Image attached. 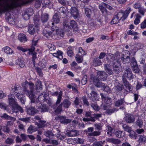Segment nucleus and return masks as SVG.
Segmentation results:
<instances>
[{"label":"nucleus","mask_w":146,"mask_h":146,"mask_svg":"<svg viewBox=\"0 0 146 146\" xmlns=\"http://www.w3.org/2000/svg\"><path fill=\"white\" fill-rule=\"evenodd\" d=\"M23 0H0V14L21 7Z\"/></svg>","instance_id":"f257e3e1"},{"label":"nucleus","mask_w":146,"mask_h":146,"mask_svg":"<svg viewBox=\"0 0 146 146\" xmlns=\"http://www.w3.org/2000/svg\"><path fill=\"white\" fill-rule=\"evenodd\" d=\"M131 11V8L128 7L124 12H123L121 11L119 12L115 16L119 20L122 19L123 20H124L127 18Z\"/></svg>","instance_id":"f03ea898"},{"label":"nucleus","mask_w":146,"mask_h":146,"mask_svg":"<svg viewBox=\"0 0 146 146\" xmlns=\"http://www.w3.org/2000/svg\"><path fill=\"white\" fill-rule=\"evenodd\" d=\"M60 19L57 13H55L53 16V18L52 19V21H53V22H49V24L50 25V23H51V25L52 26L51 27V29L52 31H54L55 32L57 33L58 32V28L57 27H55L54 26V23L57 24L60 22Z\"/></svg>","instance_id":"7ed1b4c3"},{"label":"nucleus","mask_w":146,"mask_h":146,"mask_svg":"<svg viewBox=\"0 0 146 146\" xmlns=\"http://www.w3.org/2000/svg\"><path fill=\"white\" fill-rule=\"evenodd\" d=\"M17 85H15V86H13L12 88V90H11V92L13 94H15V96L17 97V98L19 99L20 98H21V95L22 94L20 93L19 90L21 89V88L19 86Z\"/></svg>","instance_id":"20e7f679"},{"label":"nucleus","mask_w":146,"mask_h":146,"mask_svg":"<svg viewBox=\"0 0 146 146\" xmlns=\"http://www.w3.org/2000/svg\"><path fill=\"white\" fill-rule=\"evenodd\" d=\"M39 39V36L36 35L33 38L31 43V48L28 49L29 50L30 52H33L35 50V46L37 45Z\"/></svg>","instance_id":"39448f33"},{"label":"nucleus","mask_w":146,"mask_h":146,"mask_svg":"<svg viewBox=\"0 0 146 146\" xmlns=\"http://www.w3.org/2000/svg\"><path fill=\"white\" fill-rule=\"evenodd\" d=\"M91 79V80L93 81L94 84L98 87H103L104 86V83L101 82L97 76H92Z\"/></svg>","instance_id":"423d86ee"},{"label":"nucleus","mask_w":146,"mask_h":146,"mask_svg":"<svg viewBox=\"0 0 146 146\" xmlns=\"http://www.w3.org/2000/svg\"><path fill=\"white\" fill-rule=\"evenodd\" d=\"M94 131V128L93 127H89L88 129V131L89 133H88V136H97L100 135L101 132L99 131Z\"/></svg>","instance_id":"0eeeda50"},{"label":"nucleus","mask_w":146,"mask_h":146,"mask_svg":"<svg viewBox=\"0 0 146 146\" xmlns=\"http://www.w3.org/2000/svg\"><path fill=\"white\" fill-rule=\"evenodd\" d=\"M70 13L75 19H78L80 15L76 7H72L70 9Z\"/></svg>","instance_id":"6e6552de"},{"label":"nucleus","mask_w":146,"mask_h":146,"mask_svg":"<svg viewBox=\"0 0 146 146\" xmlns=\"http://www.w3.org/2000/svg\"><path fill=\"white\" fill-rule=\"evenodd\" d=\"M26 110L27 113L30 115H33L37 113L38 111V110L35 107L33 106L27 108Z\"/></svg>","instance_id":"1a4fd4ad"},{"label":"nucleus","mask_w":146,"mask_h":146,"mask_svg":"<svg viewBox=\"0 0 146 146\" xmlns=\"http://www.w3.org/2000/svg\"><path fill=\"white\" fill-rule=\"evenodd\" d=\"M124 119L127 123H131L134 121L135 118L133 115L129 114H127L125 115Z\"/></svg>","instance_id":"9d476101"},{"label":"nucleus","mask_w":146,"mask_h":146,"mask_svg":"<svg viewBox=\"0 0 146 146\" xmlns=\"http://www.w3.org/2000/svg\"><path fill=\"white\" fill-rule=\"evenodd\" d=\"M5 17L6 21L9 23L11 24H14L15 23V20L13 15H11L8 13L6 15Z\"/></svg>","instance_id":"9b49d317"},{"label":"nucleus","mask_w":146,"mask_h":146,"mask_svg":"<svg viewBox=\"0 0 146 146\" xmlns=\"http://www.w3.org/2000/svg\"><path fill=\"white\" fill-rule=\"evenodd\" d=\"M25 92L27 93V95L29 96V98H30L31 102L34 103L35 101V96L33 94V90H31L30 92L28 91V90H26Z\"/></svg>","instance_id":"f8f14e48"},{"label":"nucleus","mask_w":146,"mask_h":146,"mask_svg":"<svg viewBox=\"0 0 146 146\" xmlns=\"http://www.w3.org/2000/svg\"><path fill=\"white\" fill-rule=\"evenodd\" d=\"M125 75L129 79H133V76L132 73L131 69L130 68L126 69L125 73Z\"/></svg>","instance_id":"ddd939ff"},{"label":"nucleus","mask_w":146,"mask_h":146,"mask_svg":"<svg viewBox=\"0 0 146 146\" xmlns=\"http://www.w3.org/2000/svg\"><path fill=\"white\" fill-rule=\"evenodd\" d=\"M70 24L73 29V31L77 32L79 31V28L75 21L74 20H71L70 22Z\"/></svg>","instance_id":"4468645a"},{"label":"nucleus","mask_w":146,"mask_h":146,"mask_svg":"<svg viewBox=\"0 0 146 146\" xmlns=\"http://www.w3.org/2000/svg\"><path fill=\"white\" fill-rule=\"evenodd\" d=\"M97 74L101 80L103 81L106 80L108 77L107 74L104 71H98Z\"/></svg>","instance_id":"2eb2a0df"},{"label":"nucleus","mask_w":146,"mask_h":146,"mask_svg":"<svg viewBox=\"0 0 146 146\" xmlns=\"http://www.w3.org/2000/svg\"><path fill=\"white\" fill-rule=\"evenodd\" d=\"M123 82L125 87V90L127 92H129L131 88V85L124 78L123 79Z\"/></svg>","instance_id":"dca6fc26"},{"label":"nucleus","mask_w":146,"mask_h":146,"mask_svg":"<svg viewBox=\"0 0 146 146\" xmlns=\"http://www.w3.org/2000/svg\"><path fill=\"white\" fill-rule=\"evenodd\" d=\"M38 29V27L37 25L36 26H35V27H30L28 29V31L29 34L31 35H33Z\"/></svg>","instance_id":"f3484780"},{"label":"nucleus","mask_w":146,"mask_h":146,"mask_svg":"<svg viewBox=\"0 0 146 146\" xmlns=\"http://www.w3.org/2000/svg\"><path fill=\"white\" fill-rule=\"evenodd\" d=\"M12 94H10L9 96V104L12 106H15L17 104V102L11 96Z\"/></svg>","instance_id":"a211bd4d"},{"label":"nucleus","mask_w":146,"mask_h":146,"mask_svg":"<svg viewBox=\"0 0 146 146\" xmlns=\"http://www.w3.org/2000/svg\"><path fill=\"white\" fill-rule=\"evenodd\" d=\"M90 94L91 96L90 98V100L93 101L98 100L99 98L96 92L92 91L91 93Z\"/></svg>","instance_id":"6ab92c4d"},{"label":"nucleus","mask_w":146,"mask_h":146,"mask_svg":"<svg viewBox=\"0 0 146 146\" xmlns=\"http://www.w3.org/2000/svg\"><path fill=\"white\" fill-rule=\"evenodd\" d=\"M93 64L95 66H98L102 64V62L99 58L96 57L93 60Z\"/></svg>","instance_id":"aec40b11"},{"label":"nucleus","mask_w":146,"mask_h":146,"mask_svg":"<svg viewBox=\"0 0 146 146\" xmlns=\"http://www.w3.org/2000/svg\"><path fill=\"white\" fill-rule=\"evenodd\" d=\"M60 122L63 123H68L72 121V120L69 119H66L65 117L63 116L59 117Z\"/></svg>","instance_id":"412c9836"},{"label":"nucleus","mask_w":146,"mask_h":146,"mask_svg":"<svg viewBox=\"0 0 146 146\" xmlns=\"http://www.w3.org/2000/svg\"><path fill=\"white\" fill-rule=\"evenodd\" d=\"M61 104L64 108H68L71 105V102L69 100L65 99Z\"/></svg>","instance_id":"4be33fe9"},{"label":"nucleus","mask_w":146,"mask_h":146,"mask_svg":"<svg viewBox=\"0 0 146 146\" xmlns=\"http://www.w3.org/2000/svg\"><path fill=\"white\" fill-rule=\"evenodd\" d=\"M115 136L118 138H123L125 136V133L123 131L118 130L115 133Z\"/></svg>","instance_id":"5701e85b"},{"label":"nucleus","mask_w":146,"mask_h":146,"mask_svg":"<svg viewBox=\"0 0 146 146\" xmlns=\"http://www.w3.org/2000/svg\"><path fill=\"white\" fill-rule=\"evenodd\" d=\"M104 67L105 70L109 75H110L113 74V72L112 70L110 68L109 65L106 64L104 65Z\"/></svg>","instance_id":"b1692460"},{"label":"nucleus","mask_w":146,"mask_h":146,"mask_svg":"<svg viewBox=\"0 0 146 146\" xmlns=\"http://www.w3.org/2000/svg\"><path fill=\"white\" fill-rule=\"evenodd\" d=\"M63 52L60 50H58L57 53H53V55L59 59H61L62 58Z\"/></svg>","instance_id":"393cba45"},{"label":"nucleus","mask_w":146,"mask_h":146,"mask_svg":"<svg viewBox=\"0 0 146 146\" xmlns=\"http://www.w3.org/2000/svg\"><path fill=\"white\" fill-rule=\"evenodd\" d=\"M108 141L115 144H120L121 141L115 138H109L108 139Z\"/></svg>","instance_id":"a878e982"},{"label":"nucleus","mask_w":146,"mask_h":146,"mask_svg":"<svg viewBox=\"0 0 146 146\" xmlns=\"http://www.w3.org/2000/svg\"><path fill=\"white\" fill-rule=\"evenodd\" d=\"M83 56L82 55H80L76 54L75 57L76 61L78 63H82L83 61Z\"/></svg>","instance_id":"bb28decb"},{"label":"nucleus","mask_w":146,"mask_h":146,"mask_svg":"<svg viewBox=\"0 0 146 146\" xmlns=\"http://www.w3.org/2000/svg\"><path fill=\"white\" fill-rule=\"evenodd\" d=\"M19 39L21 42H25L27 41L26 36L24 34H21L19 35Z\"/></svg>","instance_id":"cd10ccee"},{"label":"nucleus","mask_w":146,"mask_h":146,"mask_svg":"<svg viewBox=\"0 0 146 146\" xmlns=\"http://www.w3.org/2000/svg\"><path fill=\"white\" fill-rule=\"evenodd\" d=\"M77 134V131L75 130H72L67 133V135L68 137L75 136Z\"/></svg>","instance_id":"c85d7f7f"},{"label":"nucleus","mask_w":146,"mask_h":146,"mask_svg":"<svg viewBox=\"0 0 146 146\" xmlns=\"http://www.w3.org/2000/svg\"><path fill=\"white\" fill-rule=\"evenodd\" d=\"M49 16L48 14L46 13L42 15L41 20L43 23L46 22L48 20Z\"/></svg>","instance_id":"c756f323"},{"label":"nucleus","mask_w":146,"mask_h":146,"mask_svg":"<svg viewBox=\"0 0 146 146\" xmlns=\"http://www.w3.org/2000/svg\"><path fill=\"white\" fill-rule=\"evenodd\" d=\"M40 106L38 108V109L39 110V111L41 112H46L47 111V109L45 105L43 104L42 105L40 104Z\"/></svg>","instance_id":"7c9ffc66"},{"label":"nucleus","mask_w":146,"mask_h":146,"mask_svg":"<svg viewBox=\"0 0 146 146\" xmlns=\"http://www.w3.org/2000/svg\"><path fill=\"white\" fill-rule=\"evenodd\" d=\"M1 117L7 120H11L13 121H15L16 120L15 118L11 117L5 113L3 114Z\"/></svg>","instance_id":"2f4dec72"},{"label":"nucleus","mask_w":146,"mask_h":146,"mask_svg":"<svg viewBox=\"0 0 146 146\" xmlns=\"http://www.w3.org/2000/svg\"><path fill=\"white\" fill-rule=\"evenodd\" d=\"M47 95L44 93H42L39 96L38 99L39 101H42L46 99Z\"/></svg>","instance_id":"473e14b6"},{"label":"nucleus","mask_w":146,"mask_h":146,"mask_svg":"<svg viewBox=\"0 0 146 146\" xmlns=\"http://www.w3.org/2000/svg\"><path fill=\"white\" fill-rule=\"evenodd\" d=\"M124 102V99H121L117 100L115 103V106L117 107L122 105Z\"/></svg>","instance_id":"72a5a7b5"},{"label":"nucleus","mask_w":146,"mask_h":146,"mask_svg":"<svg viewBox=\"0 0 146 146\" xmlns=\"http://www.w3.org/2000/svg\"><path fill=\"white\" fill-rule=\"evenodd\" d=\"M3 50L4 52L7 54H12L13 52L12 49L8 46L5 47L3 48Z\"/></svg>","instance_id":"f704fd0d"},{"label":"nucleus","mask_w":146,"mask_h":146,"mask_svg":"<svg viewBox=\"0 0 146 146\" xmlns=\"http://www.w3.org/2000/svg\"><path fill=\"white\" fill-rule=\"evenodd\" d=\"M103 6L104 5L103 3L102 4L99 5V8L104 15H106L107 14V11L106 8L104 7Z\"/></svg>","instance_id":"c9c22d12"},{"label":"nucleus","mask_w":146,"mask_h":146,"mask_svg":"<svg viewBox=\"0 0 146 146\" xmlns=\"http://www.w3.org/2000/svg\"><path fill=\"white\" fill-rule=\"evenodd\" d=\"M53 31V33L54 32V33H52L50 32H48L46 31H44L43 32V34L45 36H46V37H48L49 36H52V34H53V35H54V34L55 33L56 34L58 33V32L56 33V32H55L54 31Z\"/></svg>","instance_id":"e433bc0d"},{"label":"nucleus","mask_w":146,"mask_h":146,"mask_svg":"<svg viewBox=\"0 0 146 146\" xmlns=\"http://www.w3.org/2000/svg\"><path fill=\"white\" fill-rule=\"evenodd\" d=\"M139 142V143H144L146 141V136L143 135H141L140 136Z\"/></svg>","instance_id":"4c0bfd02"},{"label":"nucleus","mask_w":146,"mask_h":146,"mask_svg":"<svg viewBox=\"0 0 146 146\" xmlns=\"http://www.w3.org/2000/svg\"><path fill=\"white\" fill-rule=\"evenodd\" d=\"M122 127L125 131L129 133H130L132 131L131 127H129L128 125L124 124L122 125Z\"/></svg>","instance_id":"58836bf2"},{"label":"nucleus","mask_w":146,"mask_h":146,"mask_svg":"<svg viewBox=\"0 0 146 146\" xmlns=\"http://www.w3.org/2000/svg\"><path fill=\"white\" fill-rule=\"evenodd\" d=\"M91 107L95 111H98L100 108L99 106L96 103H92L90 104Z\"/></svg>","instance_id":"ea45409f"},{"label":"nucleus","mask_w":146,"mask_h":146,"mask_svg":"<svg viewBox=\"0 0 146 146\" xmlns=\"http://www.w3.org/2000/svg\"><path fill=\"white\" fill-rule=\"evenodd\" d=\"M37 129L34 127L32 126L31 125L28 128L27 131L29 133H32L33 132H34L37 130Z\"/></svg>","instance_id":"a19ab883"},{"label":"nucleus","mask_w":146,"mask_h":146,"mask_svg":"<svg viewBox=\"0 0 146 146\" xmlns=\"http://www.w3.org/2000/svg\"><path fill=\"white\" fill-rule=\"evenodd\" d=\"M121 60L124 64L129 63L130 61V57L129 56H127L126 58H125L123 57H122Z\"/></svg>","instance_id":"79ce46f5"},{"label":"nucleus","mask_w":146,"mask_h":146,"mask_svg":"<svg viewBox=\"0 0 146 146\" xmlns=\"http://www.w3.org/2000/svg\"><path fill=\"white\" fill-rule=\"evenodd\" d=\"M118 64H115L114 63L113 65V68L114 72L117 74H118L119 71V67Z\"/></svg>","instance_id":"37998d69"},{"label":"nucleus","mask_w":146,"mask_h":146,"mask_svg":"<svg viewBox=\"0 0 146 146\" xmlns=\"http://www.w3.org/2000/svg\"><path fill=\"white\" fill-rule=\"evenodd\" d=\"M106 130H108V131L107 132L109 136H111L112 135V131L113 130V129L109 125L106 126Z\"/></svg>","instance_id":"c03bdc74"},{"label":"nucleus","mask_w":146,"mask_h":146,"mask_svg":"<svg viewBox=\"0 0 146 146\" xmlns=\"http://www.w3.org/2000/svg\"><path fill=\"white\" fill-rule=\"evenodd\" d=\"M66 22H64L63 23V29L64 31H68L70 30V28L69 26L66 24Z\"/></svg>","instance_id":"a18cd8bd"},{"label":"nucleus","mask_w":146,"mask_h":146,"mask_svg":"<svg viewBox=\"0 0 146 146\" xmlns=\"http://www.w3.org/2000/svg\"><path fill=\"white\" fill-rule=\"evenodd\" d=\"M94 126L95 129L98 130V131L101 130L102 129V125L101 123H96L94 124Z\"/></svg>","instance_id":"49530a36"},{"label":"nucleus","mask_w":146,"mask_h":146,"mask_svg":"<svg viewBox=\"0 0 146 146\" xmlns=\"http://www.w3.org/2000/svg\"><path fill=\"white\" fill-rule=\"evenodd\" d=\"M78 53L76 54L84 56L86 55V52L82 47H79L78 48Z\"/></svg>","instance_id":"de8ad7c7"},{"label":"nucleus","mask_w":146,"mask_h":146,"mask_svg":"<svg viewBox=\"0 0 146 146\" xmlns=\"http://www.w3.org/2000/svg\"><path fill=\"white\" fill-rule=\"evenodd\" d=\"M46 121L40 120L39 123H37V125L39 128H42L45 125Z\"/></svg>","instance_id":"09e8293b"},{"label":"nucleus","mask_w":146,"mask_h":146,"mask_svg":"<svg viewBox=\"0 0 146 146\" xmlns=\"http://www.w3.org/2000/svg\"><path fill=\"white\" fill-rule=\"evenodd\" d=\"M62 94V92L60 91L59 94V95L57 98V100L56 102V105L59 104L61 100Z\"/></svg>","instance_id":"8fccbe9b"},{"label":"nucleus","mask_w":146,"mask_h":146,"mask_svg":"<svg viewBox=\"0 0 146 146\" xmlns=\"http://www.w3.org/2000/svg\"><path fill=\"white\" fill-rule=\"evenodd\" d=\"M141 18V16L138 14L136 15V18L135 20L134 23L135 25H138L140 22V19Z\"/></svg>","instance_id":"3c124183"},{"label":"nucleus","mask_w":146,"mask_h":146,"mask_svg":"<svg viewBox=\"0 0 146 146\" xmlns=\"http://www.w3.org/2000/svg\"><path fill=\"white\" fill-rule=\"evenodd\" d=\"M130 64L132 67L137 65V62L135 58L133 57L131 58Z\"/></svg>","instance_id":"603ef678"},{"label":"nucleus","mask_w":146,"mask_h":146,"mask_svg":"<svg viewBox=\"0 0 146 146\" xmlns=\"http://www.w3.org/2000/svg\"><path fill=\"white\" fill-rule=\"evenodd\" d=\"M62 105L61 103L55 110V112L56 113L58 114L62 110Z\"/></svg>","instance_id":"864d4df0"},{"label":"nucleus","mask_w":146,"mask_h":146,"mask_svg":"<svg viewBox=\"0 0 146 146\" xmlns=\"http://www.w3.org/2000/svg\"><path fill=\"white\" fill-rule=\"evenodd\" d=\"M25 12L31 16L33 14V9L32 8H29L26 10Z\"/></svg>","instance_id":"5fc2aeb1"},{"label":"nucleus","mask_w":146,"mask_h":146,"mask_svg":"<svg viewBox=\"0 0 146 146\" xmlns=\"http://www.w3.org/2000/svg\"><path fill=\"white\" fill-rule=\"evenodd\" d=\"M44 135L47 137H50L54 136V134L52 131H47L44 132Z\"/></svg>","instance_id":"6e6d98bb"},{"label":"nucleus","mask_w":146,"mask_h":146,"mask_svg":"<svg viewBox=\"0 0 146 146\" xmlns=\"http://www.w3.org/2000/svg\"><path fill=\"white\" fill-rule=\"evenodd\" d=\"M14 142L13 139L10 137L7 138L5 141V143L8 144H12Z\"/></svg>","instance_id":"4d7b16f0"},{"label":"nucleus","mask_w":146,"mask_h":146,"mask_svg":"<svg viewBox=\"0 0 146 146\" xmlns=\"http://www.w3.org/2000/svg\"><path fill=\"white\" fill-rule=\"evenodd\" d=\"M120 20L115 16L112 20L111 21V24H116Z\"/></svg>","instance_id":"13d9d810"},{"label":"nucleus","mask_w":146,"mask_h":146,"mask_svg":"<svg viewBox=\"0 0 146 146\" xmlns=\"http://www.w3.org/2000/svg\"><path fill=\"white\" fill-rule=\"evenodd\" d=\"M90 10L89 9L87 8L85 9V13L88 17H89L90 16Z\"/></svg>","instance_id":"bf43d9fd"},{"label":"nucleus","mask_w":146,"mask_h":146,"mask_svg":"<svg viewBox=\"0 0 146 146\" xmlns=\"http://www.w3.org/2000/svg\"><path fill=\"white\" fill-rule=\"evenodd\" d=\"M132 67V70L134 73H138L139 72V69L138 66V65L134 66Z\"/></svg>","instance_id":"052dcab7"},{"label":"nucleus","mask_w":146,"mask_h":146,"mask_svg":"<svg viewBox=\"0 0 146 146\" xmlns=\"http://www.w3.org/2000/svg\"><path fill=\"white\" fill-rule=\"evenodd\" d=\"M136 124L140 127H142L143 122L141 119H138L136 121Z\"/></svg>","instance_id":"680f3d73"},{"label":"nucleus","mask_w":146,"mask_h":146,"mask_svg":"<svg viewBox=\"0 0 146 146\" xmlns=\"http://www.w3.org/2000/svg\"><path fill=\"white\" fill-rule=\"evenodd\" d=\"M71 47H68L67 49V54L70 56H71L73 54V53L72 50L71 49Z\"/></svg>","instance_id":"e2e57ef3"},{"label":"nucleus","mask_w":146,"mask_h":146,"mask_svg":"<svg viewBox=\"0 0 146 146\" xmlns=\"http://www.w3.org/2000/svg\"><path fill=\"white\" fill-rule=\"evenodd\" d=\"M17 48L19 50L22 51L23 52H25L29 50L28 49L25 48L21 46H18L17 47Z\"/></svg>","instance_id":"0e129e2a"},{"label":"nucleus","mask_w":146,"mask_h":146,"mask_svg":"<svg viewBox=\"0 0 146 146\" xmlns=\"http://www.w3.org/2000/svg\"><path fill=\"white\" fill-rule=\"evenodd\" d=\"M141 28L142 29H144L146 28V19H144L141 24Z\"/></svg>","instance_id":"69168bd1"},{"label":"nucleus","mask_w":146,"mask_h":146,"mask_svg":"<svg viewBox=\"0 0 146 146\" xmlns=\"http://www.w3.org/2000/svg\"><path fill=\"white\" fill-rule=\"evenodd\" d=\"M17 63L21 67H23L24 66L25 62L23 60H19L18 61Z\"/></svg>","instance_id":"338daca9"},{"label":"nucleus","mask_w":146,"mask_h":146,"mask_svg":"<svg viewBox=\"0 0 146 146\" xmlns=\"http://www.w3.org/2000/svg\"><path fill=\"white\" fill-rule=\"evenodd\" d=\"M35 69L39 76H40L42 77L43 74L41 69L39 68H35Z\"/></svg>","instance_id":"774afa93"}]
</instances>
